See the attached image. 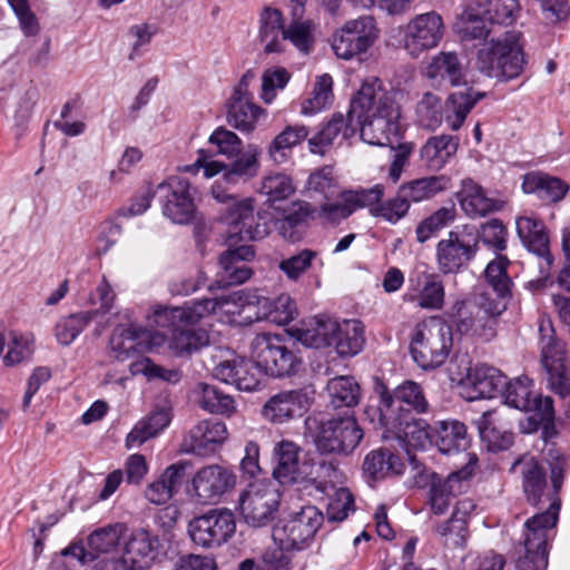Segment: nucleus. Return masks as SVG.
<instances>
[{"mask_svg": "<svg viewBox=\"0 0 570 570\" xmlns=\"http://www.w3.org/2000/svg\"><path fill=\"white\" fill-rule=\"evenodd\" d=\"M569 466L567 456H558L550 464V482L546 464L532 455L515 460L511 468V471L520 475L527 502L537 509H544L524 523L525 553L517 562L518 570H546L548 567V532L559 520V493Z\"/></svg>", "mask_w": 570, "mask_h": 570, "instance_id": "obj_1", "label": "nucleus"}, {"mask_svg": "<svg viewBox=\"0 0 570 570\" xmlns=\"http://www.w3.org/2000/svg\"><path fill=\"white\" fill-rule=\"evenodd\" d=\"M400 115L394 92L384 89L377 78L364 81L352 99L357 131L370 145H390L400 132Z\"/></svg>", "mask_w": 570, "mask_h": 570, "instance_id": "obj_2", "label": "nucleus"}, {"mask_svg": "<svg viewBox=\"0 0 570 570\" xmlns=\"http://www.w3.org/2000/svg\"><path fill=\"white\" fill-rule=\"evenodd\" d=\"M520 37V32L507 31L503 37L491 39L479 49L476 68L485 76L500 81L519 77L525 66Z\"/></svg>", "mask_w": 570, "mask_h": 570, "instance_id": "obj_3", "label": "nucleus"}, {"mask_svg": "<svg viewBox=\"0 0 570 570\" xmlns=\"http://www.w3.org/2000/svg\"><path fill=\"white\" fill-rule=\"evenodd\" d=\"M452 345L451 326L441 316H431L415 325L410 352L421 368L433 370L445 363Z\"/></svg>", "mask_w": 570, "mask_h": 570, "instance_id": "obj_4", "label": "nucleus"}, {"mask_svg": "<svg viewBox=\"0 0 570 570\" xmlns=\"http://www.w3.org/2000/svg\"><path fill=\"white\" fill-rule=\"evenodd\" d=\"M377 392L379 404L367 405L364 411L371 423L386 420L387 424L395 428V424L400 425L399 415H413L412 411L425 413L429 410V402L422 386L413 381H405L392 392L382 384L377 387Z\"/></svg>", "mask_w": 570, "mask_h": 570, "instance_id": "obj_5", "label": "nucleus"}, {"mask_svg": "<svg viewBox=\"0 0 570 570\" xmlns=\"http://www.w3.org/2000/svg\"><path fill=\"white\" fill-rule=\"evenodd\" d=\"M250 348L252 358L262 366L265 374L273 377L295 375L303 365L296 344L278 334H257L252 341Z\"/></svg>", "mask_w": 570, "mask_h": 570, "instance_id": "obj_6", "label": "nucleus"}, {"mask_svg": "<svg viewBox=\"0 0 570 570\" xmlns=\"http://www.w3.org/2000/svg\"><path fill=\"white\" fill-rule=\"evenodd\" d=\"M312 422L314 430L311 420H307V425L320 454L346 456L357 448L364 436L362 428L353 415H338Z\"/></svg>", "mask_w": 570, "mask_h": 570, "instance_id": "obj_7", "label": "nucleus"}, {"mask_svg": "<svg viewBox=\"0 0 570 570\" xmlns=\"http://www.w3.org/2000/svg\"><path fill=\"white\" fill-rule=\"evenodd\" d=\"M538 334L540 362L547 372L549 387L556 394L569 393L570 370L566 342L557 335L549 318H540Z\"/></svg>", "mask_w": 570, "mask_h": 570, "instance_id": "obj_8", "label": "nucleus"}, {"mask_svg": "<svg viewBox=\"0 0 570 570\" xmlns=\"http://www.w3.org/2000/svg\"><path fill=\"white\" fill-rule=\"evenodd\" d=\"M480 233L475 226L463 225L451 230L436 244V262L442 274H455L466 267L479 252Z\"/></svg>", "mask_w": 570, "mask_h": 570, "instance_id": "obj_9", "label": "nucleus"}, {"mask_svg": "<svg viewBox=\"0 0 570 570\" xmlns=\"http://www.w3.org/2000/svg\"><path fill=\"white\" fill-rule=\"evenodd\" d=\"M325 517L314 505H304L299 511L291 513L281 525L274 529L273 537L283 549L303 550L309 546Z\"/></svg>", "mask_w": 570, "mask_h": 570, "instance_id": "obj_10", "label": "nucleus"}, {"mask_svg": "<svg viewBox=\"0 0 570 570\" xmlns=\"http://www.w3.org/2000/svg\"><path fill=\"white\" fill-rule=\"evenodd\" d=\"M191 541L203 548H217L227 542L236 531L234 513L225 508L210 509L188 522Z\"/></svg>", "mask_w": 570, "mask_h": 570, "instance_id": "obj_11", "label": "nucleus"}, {"mask_svg": "<svg viewBox=\"0 0 570 570\" xmlns=\"http://www.w3.org/2000/svg\"><path fill=\"white\" fill-rule=\"evenodd\" d=\"M220 219L240 240H261L271 230L267 217L261 213L255 214V200L250 197L233 199L222 210Z\"/></svg>", "mask_w": 570, "mask_h": 570, "instance_id": "obj_12", "label": "nucleus"}, {"mask_svg": "<svg viewBox=\"0 0 570 570\" xmlns=\"http://www.w3.org/2000/svg\"><path fill=\"white\" fill-rule=\"evenodd\" d=\"M379 37V28L372 16L348 20L334 36L332 49L338 58L350 60L366 52Z\"/></svg>", "mask_w": 570, "mask_h": 570, "instance_id": "obj_13", "label": "nucleus"}, {"mask_svg": "<svg viewBox=\"0 0 570 570\" xmlns=\"http://www.w3.org/2000/svg\"><path fill=\"white\" fill-rule=\"evenodd\" d=\"M279 504V493L271 483H252L239 497L240 513L252 527L269 523Z\"/></svg>", "mask_w": 570, "mask_h": 570, "instance_id": "obj_14", "label": "nucleus"}, {"mask_svg": "<svg viewBox=\"0 0 570 570\" xmlns=\"http://www.w3.org/2000/svg\"><path fill=\"white\" fill-rule=\"evenodd\" d=\"M155 193L159 194L164 216L173 223L183 225L193 220L196 206L186 178L169 177L157 186Z\"/></svg>", "mask_w": 570, "mask_h": 570, "instance_id": "obj_15", "label": "nucleus"}, {"mask_svg": "<svg viewBox=\"0 0 570 570\" xmlns=\"http://www.w3.org/2000/svg\"><path fill=\"white\" fill-rule=\"evenodd\" d=\"M165 342V336L140 325L117 326L110 336V350L118 361H126L146 351H151Z\"/></svg>", "mask_w": 570, "mask_h": 570, "instance_id": "obj_16", "label": "nucleus"}, {"mask_svg": "<svg viewBox=\"0 0 570 570\" xmlns=\"http://www.w3.org/2000/svg\"><path fill=\"white\" fill-rule=\"evenodd\" d=\"M444 29L443 19L438 12L417 14L406 26L404 47L412 57L417 58L440 43Z\"/></svg>", "mask_w": 570, "mask_h": 570, "instance_id": "obj_17", "label": "nucleus"}, {"mask_svg": "<svg viewBox=\"0 0 570 570\" xmlns=\"http://www.w3.org/2000/svg\"><path fill=\"white\" fill-rule=\"evenodd\" d=\"M235 473L226 466L210 464L200 468L191 480L194 495L200 503H215L236 485Z\"/></svg>", "mask_w": 570, "mask_h": 570, "instance_id": "obj_18", "label": "nucleus"}, {"mask_svg": "<svg viewBox=\"0 0 570 570\" xmlns=\"http://www.w3.org/2000/svg\"><path fill=\"white\" fill-rule=\"evenodd\" d=\"M450 321L449 326L462 335H472L485 342L493 340L497 335L495 320H484L479 315L475 307L464 301H456L445 313Z\"/></svg>", "mask_w": 570, "mask_h": 570, "instance_id": "obj_19", "label": "nucleus"}, {"mask_svg": "<svg viewBox=\"0 0 570 570\" xmlns=\"http://www.w3.org/2000/svg\"><path fill=\"white\" fill-rule=\"evenodd\" d=\"M255 252L250 245H242L229 248L220 254L218 263L220 272L217 274L215 284L218 288L237 286L248 281L253 271L247 262L254 258Z\"/></svg>", "mask_w": 570, "mask_h": 570, "instance_id": "obj_20", "label": "nucleus"}, {"mask_svg": "<svg viewBox=\"0 0 570 570\" xmlns=\"http://www.w3.org/2000/svg\"><path fill=\"white\" fill-rule=\"evenodd\" d=\"M465 471L452 472L443 476L435 472L426 474L424 487L428 489V503L431 511L441 515L444 514L453 499L462 491V481L466 479Z\"/></svg>", "mask_w": 570, "mask_h": 570, "instance_id": "obj_21", "label": "nucleus"}, {"mask_svg": "<svg viewBox=\"0 0 570 570\" xmlns=\"http://www.w3.org/2000/svg\"><path fill=\"white\" fill-rule=\"evenodd\" d=\"M121 527L119 524L107 525L95 530L87 539L88 549L82 542L71 543L62 551L63 556H71L80 563L92 562L100 554H108L120 541Z\"/></svg>", "mask_w": 570, "mask_h": 570, "instance_id": "obj_22", "label": "nucleus"}, {"mask_svg": "<svg viewBox=\"0 0 570 570\" xmlns=\"http://www.w3.org/2000/svg\"><path fill=\"white\" fill-rule=\"evenodd\" d=\"M308 409V396L303 390L281 391L271 396L262 409L265 420L283 424L302 416Z\"/></svg>", "mask_w": 570, "mask_h": 570, "instance_id": "obj_23", "label": "nucleus"}, {"mask_svg": "<svg viewBox=\"0 0 570 570\" xmlns=\"http://www.w3.org/2000/svg\"><path fill=\"white\" fill-rule=\"evenodd\" d=\"M356 132L357 124L355 116H352L351 104L346 117L341 112L334 114L332 118L308 139L309 150L313 154L324 155L336 139H340L341 142L352 138Z\"/></svg>", "mask_w": 570, "mask_h": 570, "instance_id": "obj_24", "label": "nucleus"}, {"mask_svg": "<svg viewBox=\"0 0 570 570\" xmlns=\"http://www.w3.org/2000/svg\"><path fill=\"white\" fill-rule=\"evenodd\" d=\"M228 438L225 423L217 420H204L193 426L184 440V449L197 455L206 456L216 451Z\"/></svg>", "mask_w": 570, "mask_h": 570, "instance_id": "obj_25", "label": "nucleus"}, {"mask_svg": "<svg viewBox=\"0 0 570 570\" xmlns=\"http://www.w3.org/2000/svg\"><path fill=\"white\" fill-rule=\"evenodd\" d=\"M301 453L298 444L289 440L275 443L272 454L273 476L282 484L298 482L301 474Z\"/></svg>", "mask_w": 570, "mask_h": 570, "instance_id": "obj_26", "label": "nucleus"}, {"mask_svg": "<svg viewBox=\"0 0 570 570\" xmlns=\"http://www.w3.org/2000/svg\"><path fill=\"white\" fill-rule=\"evenodd\" d=\"M400 425L393 428L387 424L386 420L382 422H375L374 428L381 429L385 433H390L397 439H401L409 443L413 448L424 449L429 444H433V429L422 419H416L413 415L397 417Z\"/></svg>", "mask_w": 570, "mask_h": 570, "instance_id": "obj_27", "label": "nucleus"}, {"mask_svg": "<svg viewBox=\"0 0 570 570\" xmlns=\"http://www.w3.org/2000/svg\"><path fill=\"white\" fill-rule=\"evenodd\" d=\"M222 304L217 298H202L191 305L168 307L163 306L155 309L153 323L155 325H168L181 322H193L197 324L204 316L215 313Z\"/></svg>", "mask_w": 570, "mask_h": 570, "instance_id": "obj_28", "label": "nucleus"}, {"mask_svg": "<svg viewBox=\"0 0 570 570\" xmlns=\"http://www.w3.org/2000/svg\"><path fill=\"white\" fill-rule=\"evenodd\" d=\"M193 322L181 324L157 325L170 332L168 346L178 356L189 355L209 344V334L206 330L195 327Z\"/></svg>", "mask_w": 570, "mask_h": 570, "instance_id": "obj_29", "label": "nucleus"}, {"mask_svg": "<svg viewBox=\"0 0 570 570\" xmlns=\"http://www.w3.org/2000/svg\"><path fill=\"white\" fill-rule=\"evenodd\" d=\"M409 282L415 293L412 301H416L419 307L430 311L443 308L445 288L439 274L424 271L410 277Z\"/></svg>", "mask_w": 570, "mask_h": 570, "instance_id": "obj_30", "label": "nucleus"}, {"mask_svg": "<svg viewBox=\"0 0 570 570\" xmlns=\"http://www.w3.org/2000/svg\"><path fill=\"white\" fill-rule=\"evenodd\" d=\"M307 0H287V7L292 17V22L283 30V46L288 40L301 52L308 53L314 43L312 30L313 22L309 19L304 20L305 4Z\"/></svg>", "mask_w": 570, "mask_h": 570, "instance_id": "obj_31", "label": "nucleus"}, {"mask_svg": "<svg viewBox=\"0 0 570 570\" xmlns=\"http://www.w3.org/2000/svg\"><path fill=\"white\" fill-rule=\"evenodd\" d=\"M504 384H507V376L500 370L487 364L476 365L466 375V385L472 391L470 400L501 395Z\"/></svg>", "mask_w": 570, "mask_h": 570, "instance_id": "obj_32", "label": "nucleus"}, {"mask_svg": "<svg viewBox=\"0 0 570 570\" xmlns=\"http://www.w3.org/2000/svg\"><path fill=\"white\" fill-rule=\"evenodd\" d=\"M458 195L462 209L470 217L487 216L501 210L505 205L501 199L488 197L483 188L470 178L462 181V187Z\"/></svg>", "mask_w": 570, "mask_h": 570, "instance_id": "obj_33", "label": "nucleus"}, {"mask_svg": "<svg viewBox=\"0 0 570 570\" xmlns=\"http://www.w3.org/2000/svg\"><path fill=\"white\" fill-rule=\"evenodd\" d=\"M158 540L145 530L135 531L125 546L122 564L128 570H145L155 559V547Z\"/></svg>", "mask_w": 570, "mask_h": 570, "instance_id": "obj_34", "label": "nucleus"}, {"mask_svg": "<svg viewBox=\"0 0 570 570\" xmlns=\"http://www.w3.org/2000/svg\"><path fill=\"white\" fill-rule=\"evenodd\" d=\"M517 233L522 244L529 252L543 258L548 266L552 264V255L549 250V238L544 224L533 217H519L517 219Z\"/></svg>", "mask_w": 570, "mask_h": 570, "instance_id": "obj_35", "label": "nucleus"}, {"mask_svg": "<svg viewBox=\"0 0 570 570\" xmlns=\"http://www.w3.org/2000/svg\"><path fill=\"white\" fill-rule=\"evenodd\" d=\"M433 444L448 455L465 451L470 444L466 426L456 420L438 422L433 428Z\"/></svg>", "mask_w": 570, "mask_h": 570, "instance_id": "obj_36", "label": "nucleus"}, {"mask_svg": "<svg viewBox=\"0 0 570 570\" xmlns=\"http://www.w3.org/2000/svg\"><path fill=\"white\" fill-rule=\"evenodd\" d=\"M485 97V92L468 87L452 92L445 102V121L453 131L459 130L464 124L472 108Z\"/></svg>", "mask_w": 570, "mask_h": 570, "instance_id": "obj_37", "label": "nucleus"}, {"mask_svg": "<svg viewBox=\"0 0 570 570\" xmlns=\"http://www.w3.org/2000/svg\"><path fill=\"white\" fill-rule=\"evenodd\" d=\"M338 322L325 316L314 317L301 328L294 330L295 338L303 345L313 348H322L333 345Z\"/></svg>", "mask_w": 570, "mask_h": 570, "instance_id": "obj_38", "label": "nucleus"}, {"mask_svg": "<svg viewBox=\"0 0 570 570\" xmlns=\"http://www.w3.org/2000/svg\"><path fill=\"white\" fill-rule=\"evenodd\" d=\"M171 415L169 410L155 409L147 416L139 420L126 438L128 449L139 448L146 441L157 436L170 423Z\"/></svg>", "mask_w": 570, "mask_h": 570, "instance_id": "obj_39", "label": "nucleus"}, {"mask_svg": "<svg viewBox=\"0 0 570 570\" xmlns=\"http://www.w3.org/2000/svg\"><path fill=\"white\" fill-rule=\"evenodd\" d=\"M494 27L479 1L469 6L456 23L458 33L462 40H485L494 32Z\"/></svg>", "mask_w": 570, "mask_h": 570, "instance_id": "obj_40", "label": "nucleus"}, {"mask_svg": "<svg viewBox=\"0 0 570 570\" xmlns=\"http://www.w3.org/2000/svg\"><path fill=\"white\" fill-rule=\"evenodd\" d=\"M426 77L453 87L465 82L463 67L455 52L442 51L434 56L426 67Z\"/></svg>", "mask_w": 570, "mask_h": 570, "instance_id": "obj_41", "label": "nucleus"}, {"mask_svg": "<svg viewBox=\"0 0 570 570\" xmlns=\"http://www.w3.org/2000/svg\"><path fill=\"white\" fill-rule=\"evenodd\" d=\"M522 189L527 194H537L544 202L557 203L566 196L569 186L557 177L528 173L523 177Z\"/></svg>", "mask_w": 570, "mask_h": 570, "instance_id": "obj_42", "label": "nucleus"}, {"mask_svg": "<svg viewBox=\"0 0 570 570\" xmlns=\"http://www.w3.org/2000/svg\"><path fill=\"white\" fill-rule=\"evenodd\" d=\"M364 344V326L361 321L345 320L342 323L338 322L332 346L341 357L357 355L363 350Z\"/></svg>", "mask_w": 570, "mask_h": 570, "instance_id": "obj_43", "label": "nucleus"}, {"mask_svg": "<svg viewBox=\"0 0 570 570\" xmlns=\"http://www.w3.org/2000/svg\"><path fill=\"white\" fill-rule=\"evenodd\" d=\"M259 38L264 43V51L267 53H277L285 50L282 41L283 14L276 8L266 7L259 18Z\"/></svg>", "mask_w": 570, "mask_h": 570, "instance_id": "obj_44", "label": "nucleus"}, {"mask_svg": "<svg viewBox=\"0 0 570 570\" xmlns=\"http://www.w3.org/2000/svg\"><path fill=\"white\" fill-rule=\"evenodd\" d=\"M458 146V139L453 136H433L422 146L420 156L430 169L439 170L456 153Z\"/></svg>", "mask_w": 570, "mask_h": 570, "instance_id": "obj_45", "label": "nucleus"}, {"mask_svg": "<svg viewBox=\"0 0 570 570\" xmlns=\"http://www.w3.org/2000/svg\"><path fill=\"white\" fill-rule=\"evenodd\" d=\"M261 149L256 145H248L237 158L227 165V170L224 173V179L230 184L246 181L255 177L259 170L258 157Z\"/></svg>", "mask_w": 570, "mask_h": 570, "instance_id": "obj_46", "label": "nucleus"}, {"mask_svg": "<svg viewBox=\"0 0 570 570\" xmlns=\"http://www.w3.org/2000/svg\"><path fill=\"white\" fill-rule=\"evenodd\" d=\"M403 463L399 455L387 449H379L370 452L363 462V471L371 479H383L389 474H401Z\"/></svg>", "mask_w": 570, "mask_h": 570, "instance_id": "obj_47", "label": "nucleus"}, {"mask_svg": "<svg viewBox=\"0 0 570 570\" xmlns=\"http://www.w3.org/2000/svg\"><path fill=\"white\" fill-rule=\"evenodd\" d=\"M330 404L334 409L353 407L358 404L361 387L353 376H336L326 386Z\"/></svg>", "mask_w": 570, "mask_h": 570, "instance_id": "obj_48", "label": "nucleus"}, {"mask_svg": "<svg viewBox=\"0 0 570 570\" xmlns=\"http://www.w3.org/2000/svg\"><path fill=\"white\" fill-rule=\"evenodd\" d=\"M533 381L527 375L518 376L513 380L507 379L501 395L504 403L520 411L529 412L533 406Z\"/></svg>", "mask_w": 570, "mask_h": 570, "instance_id": "obj_49", "label": "nucleus"}, {"mask_svg": "<svg viewBox=\"0 0 570 570\" xmlns=\"http://www.w3.org/2000/svg\"><path fill=\"white\" fill-rule=\"evenodd\" d=\"M308 136V128L304 125L287 126L271 142L268 148L269 157L276 164L287 160L291 150L301 144Z\"/></svg>", "mask_w": 570, "mask_h": 570, "instance_id": "obj_50", "label": "nucleus"}, {"mask_svg": "<svg viewBox=\"0 0 570 570\" xmlns=\"http://www.w3.org/2000/svg\"><path fill=\"white\" fill-rule=\"evenodd\" d=\"M262 111L249 99H230L227 122L237 130L249 132L254 130Z\"/></svg>", "mask_w": 570, "mask_h": 570, "instance_id": "obj_51", "label": "nucleus"}, {"mask_svg": "<svg viewBox=\"0 0 570 570\" xmlns=\"http://www.w3.org/2000/svg\"><path fill=\"white\" fill-rule=\"evenodd\" d=\"M198 404L205 411L216 414H232L235 411V401L220 391L217 386L207 383H199Z\"/></svg>", "mask_w": 570, "mask_h": 570, "instance_id": "obj_52", "label": "nucleus"}, {"mask_svg": "<svg viewBox=\"0 0 570 570\" xmlns=\"http://www.w3.org/2000/svg\"><path fill=\"white\" fill-rule=\"evenodd\" d=\"M494 411L484 412L478 420L476 425L481 439L488 443L491 451H502L513 444V434L507 431H500L494 425Z\"/></svg>", "mask_w": 570, "mask_h": 570, "instance_id": "obj_53", "label": "nucleus"}, {"mask_svg": "<svg viewBox=\"0 0 570 570\" xmlns=\"http://www.w3.org/2000/svg\"><path fill=\"white\" fill-rule=\"evenodd\" d=\"M442 181V177H423L402 184L399 189L411 205L432 198L443 189Z\"/></svg>", "mask_w": 570, "mask_h": 570, "instance_id": "obj_54", "label": "nucleus"}, {"mask_svg": "<svg viewBox=\"0 0 570 570\" xmlns=\"http://www.w3.org/2000/svg\"><path fill=\"white\" fill-rule=\"evenodd\" d=\"M91 320V312H79L62 317L57 322L55 326V335L57 341L63 346L70 345L90 324Z\"/></svg>", "mask_w": 570, "mask_h": 570, "instance_id": "obj_55", "label": "nucleus"}, {"mask_svg": "<svg viewBox=\"0 0 570 570\" xmlns=\"http://www.w3.org/2000/svg\"><path fill=\"white\" fill-rule=\"evenodd\" d=\"M510 261L507 256L499 254L491 261L484 271L485 279L498 296L510 297L512 281L507 273Z\"/></svg>", "mask_w": 570, "mask_h": 570, "instance_id": "obj_56", "label": "nucleus"}, {"mask_svg": "<svg viewBox=\"0 0 570 570\" xmlns=\"http://www.w3.org/2000/svg\"><path fill=\"white\" fill-rule=\"evenodd\" d=\"M416 118L422 128L435 130L443 120V105L439 96L426 92L416 105Z\"/></svg>", "mask_w": 570, "mask_h": 570, "instance_id": "obj_57", "label": "nucleus"}, {"mask_svg": "<svg viewBox=\"0 0 570 570\" xmlns=\"http://www.w3.org/2000/svg\"><path fill=\"white\" fill-rule=\"evenodd\" d=\"M479 2L494 26L512 24L521 11L519 0H480Z\"/></svg>", "mask_w": 570, "mask_h": 570, "instance_id": "obj_58", "label": "nucleus"}, {"mask_svg": "<svg viewBox=\"0 0 570 570\" xmlns=\"http://www.w3.org/2000/svg\"><path fill=\"white\" fill-rule=\"evenodd\" d=\"M456 217V209L454 205L450 207H441L429 217L424 218L416 227V240L425 243L439 230L449 226Z\"/></svg>", "mask_w": 570, "mask_h": 570, "instance_id": "obj_59", "label": "nucleus"}, {"mask_svg": "<svg viewBox=\"0 0 570 570\" xmlns=\"http://www.w3.org/2000/svg\"><path fill=\"white\" fill-rule=\"evenodd\" d=\"M384 196V187L382 185H375L371 188H358L353 190H344L340 194L342 200L351 209V215L360 208H368L372 215V209L377 206V203L382 200Z\"/></svg>", "mask_w": 570, "mask_h": 570, "instance_id": "obj_60", "label": "nucleus"}, {"mask_svg": "<svg viewBox=\"0 0 570 570\" xmlns=\"http://www.w3.org/2000/svg\"><path fill=\"white\" fill-rule=\"evenodd\" d=\"M436 533L448 547L463 548L469 538L468 521L462 517H452L435 527Z\"/></svg>", "mask_w": 570, "mask_h": 570, "instance_id": "obj_61", "label": "nucleus"}, {"mask_svg": "<svg viewBox=\"0 0 570 570\" xmlns=\"http://www.w3.org/2000/svg\"><path fill=\"white\" fill-rule=\"evenodd\" d=\"M333 79L328 73L317 78L313 90V97L307 99L302 106V114L308 115L317 112L331 104L333 99Z\"/></svg>", "mask_w": 570, "mask_h": 570, "instance_id": "obj_62", "label": "nucleus"}, {"mask_svg": "<svg viewBox=\"0 0 570 570\" xmlns=\"http://www.w3.org/2000/svg\"><path fill=\"white\" fill-rule=\"evenodd\" d=\"M317 257V252L312 249H302L297 254L282 259L278 264L279 269L291 281H297L311 267Z\"/></svg>", "mask_w": 570, "mask_h": 570, "instance_id": "obj_63", "label": "nucleus"}, {"mask_svg": "<svg viewBox=\"0 0 570 570\" xmlns=\"http://www.w3.org/2000/svg\"><path fill=\"white\" fill-rule=\"evenodd\" d=\"M295 191L292 179L284 174L268 175L264 178L261 193L267 196L268 203L288 198Z\"/></svg>", "mask_w": 570, "mask_h": 570, "instance_id": "obj_64", "label": "nucleus"}]
</instances>
